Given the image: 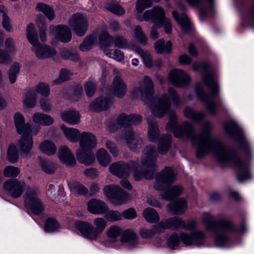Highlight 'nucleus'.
<instances>
[{
    "mask_svg": "<svg viewBox=\"0 0 254 254\" xmlns=\"http://www.w3.org/2000/svg\"><path fill=\"white\" fill-rule=\"evenodd\" d=\"M143 216L147 222L151 223H156L159 219L158 212L152 208H147L144 210Z\"/></svg>",
    "mask_w": 254,
    "mask_h": 254,
    "instance_id": "47",
    "label": "nucleus"
},
{
    "mask_svg": "<svg viewBox=\"0 0 254 254\" xmlns=\"http://www.w3.org/2000/svg\"><path fill=\"white\" fill-rule=\"evenodd\" d=\"M110 90L117 97L122 98L127 92V86L122 78L117 75L114 78Z\"/></svg>",
    "mask_w": 254,
    "mask_h": 254,
    "instance_id": "17",
    "label": "nucleus"
},
{
    "mask_svg": "<svg viewBox=\"0 0 254 254\" xmlns=\"http://www.w3.org/2000/svg\"><path fill=\"white\" fill-rule=\"evenodd\" d=\"M171 145V136L164 134L160 137V154H165L169 150Z\"/></svg>",
    "mask_w": 254,
    "mask_h": 254,
    "instance_id": "45",
    "label": "nucleus"
},
{
    "mask_svg": "<svg viewBox=\"0 0 254 254\" xmlns=\"http://www.w3.org/2000/svg\"><path fill=\"white\" fill-rule=\"evenodd\" d=\"M68 24L77 35L82 36L87 29V18L85 15L77 13L69 19Z\"/></svg>",
    "mask_w": 254,
    "mask_h": 254,
    "instance_id": "8",
    "label": "nucleus"
},
{
    "mask_svg": "<svg viewBox=\"0 0 254 254\" xmlns=\"http://www.w3.org/2000/svg\"><path fill=\"white\" fill-rule=\"evenodd\" d=\"M33 139L31 132L28 133L22 134L18 145L20 150L24 153H28L33 147Z\"/></svg>",
    "mask_w": 254,
    "mask_h": 254,
    "instance_id": "24",
    "label": "nucleus"
},
{
    "mask_svg": "<svg viewBox=\"0 0 254 254\" xmlns=\"http://www.w3.org/2000/svg\"><path fill=\"white\" fill-rule=\"evenodd\" d=\"M171 106V102L167 95H163L160 98V117L165 115Z\"/></svg>",
    "mask_w": 254,
    "mask_h": 254,
    "instance_id": "49",
    "label": "nucleus"
},
{
    "mask_svg": "<svg viewBox=\"0 0 254 254\" xmlns=\"http://www.w3.org/2000/svg\"><path fill=\"white\" fill-rule=\"evenodd\" d=\"M36 9L43 13L50 20H53L55 18V12L53 8L50 6L42 2L37 4Z\"/></svg>",
    "mask_w": 254,
    "mask_h": 254,
    "instance_id": "41",
    "label": "nucleus"
},
{
    "mask_svg": "<svg viewBox=\"0 0 254 254\" xmlns=\"http://www.w3.org/2000/svg\"><path fill=\"white\" fill-rule=\"evenodd\" d=\"M26 38L29 42L32 45H36L38 44L39 40L37 30L35 27L34 24L30 23L27 26L26 29Z\"/></svg>",
    "mask_w": 254,
    "mask_h": 254,
    "instance_id": "37",
    "label": "nucleus"
},
{
    "mask_svg": "<svg viewBox=\"0 0 254 254\" xmlns=\"http://www.w3.org/2000/svg\"><path fill=\"white\" fill-rule=\"evenodd\" d=\"M158 0H137L136 3L137 11L141 13L145 9L151 7L153 2H157Z\"/></svg>",
    "mask_w": 254,
    "mask_h": 254,
    "instance_id": "54",
    "label": "nucleus"
},
{
    "mask_svg": "<svg viewBox=\"0 0 254 254\" xmlns=\"http://www.w3.org/2000/svg\"><path fill=\"white\" fill-rule=\"evenodd\" d=\"M113 101L111 98L106 97H100L96 99L90 105V109L95 112H100L106 110L112 104Z\"/></svg>",
    "mask_w": 254,
    "mask_h": 254,
    "instance_id": "20",
    "label": "nucleus"
},
{
    "mask_svg": "<svg viewBox=\"0 0 254 254\" xmlns=\"http://www.w3.org/2000/svg\"><path fill=\"white\" fill-rule=\"evenodd\" d=\"M104 54L109 58H113L118 62L122 61L124 58L123 52L119 50H116L112 52L110 49H105Z\"/></svg>",
    "mask_w": 254,
    "mask_h": 254,
    "instance_id": "55",
    "label": "nucleus"
},
{
    "mask_svg": "<svg viewBox=\"0 0 254 254\" xmlns=\"http://www.w3.org/2000/svg\"><path fill=\"white\" fill-rule=\"evenodd\" d=\"M121 189V188L118 186L114 185H107L104 187L103 189V192L104 195L110 201L113 197L116 196L118 193L120 192Z\"/></svg>",
    "mask_w": 254,
    "mask_h": 254,
    "instance_id": "50",
    "label": "nucleus"
},
{
    "mask_svg": "<svg viewBox=\"0 0 254 254\" xmlns=\"http://www.w3.org/2000/svg\"><path fill=\"white\" fill-rule=\"evenodd\" d=\"M87 210L92 214L102 215L107 212L109 208L104 201L100 199L93 198L87 203Z\"/></svg>",
    "mask_w": 254,
    "mask_h": 254,
    "instance_id": "16",
    "label": "nucleus"
},
{
    "mask_svg": "<svg viewBox=\"0 0 254 254\" xmlns=\"http://www.w3.org/2000/svg\"><path fill=\"white\" fill-rule=\"evenodd\" d=\"M105 214V218L108 221L115 222L123 219L122 214L117 210L108 211Z\"/></svg>",
    "mask_w": 254,
    "mask_h": 254,
    "instance_id": "56",
    "label": "nucleus"
},
{
    "mask_svg": "<svg viewBox=\"0 0 254 254\" xmlns=\"http://www.w3.org/2000/svg\"><path fill=\"white\" fill-rule=\"evenodd\" d=\"M168 206L171 211L177 214H182L187 210V203L184 199L181 198L169 204Z\"/></svg>",
    "mask_w": 254,
    "mask_h": 254,
    "instance_id": "33",
    "label": "nucleus"
},
{
    "mask_svg": "<svg viewBox=\"0 0 254 254\" xmlns=\"http://www.w3.org/2000/svg\"><path fill=\"white\" fill-rule=\"evenodd\" d=\"M79 140V148L77 150L91 151L97 144L96 136L89 132H83Z\"/></svg>",
    "mask_w": 254,
    "mask_h": 254,
    "instance_id": "13",
    "label": "nucleus"
},
{
    "mask_svg": "<svg viewBox=\"0 0 254 254\" xmlns=\"http://www.w3.org/2000/svg\"><path fill=\"white\" fill-rule=\"evenodd\" d=\"M143 17L145 21H151L154 23L150 31L151 38L156 40L158 37V25L157 22L159 19V8L154 6L151 10L146 11L143 14Z\"/></svg>",
    "mask_w": 254,
    "mask_h": 254,
    "instance_id": "11",
    "label": "nucleus"
},
{
    "mask_svg": "<svg viewBox=\"0 0 254 254\" xmlns=\"http://www.w3.org/2000/svg\"><path fill=\"white\" fill-rule=\"evenodd\" d=\"M224 128L226 134L237 140L239 143L240 148L246 154H250V148L245 140L242 130L234 122H226L224 125Z\"/></svg>",
    "mask_w": 254,
    "mask_h": 254,
    "instance_id": "6",
    "label": "nucleus"
},
{
    "mask_svg": "<svg viewBox=\"0 0 254 254\" xmlns=\"http://www.w3.org/2000/svg\"><path fill=\"white\" fill-rule=\"evenodd\" d=\"M7 156L8 160L11 163H15L18 161V153L14 144L9 145L7 149Z\"/></svg>",
    "mask_w": 254,
    "mask_h": 254,
    "instance_id": "52",
    "label": "nucleus"
},
{
    "mask_svg": "<svg viewBox=\"0 0 254 254\" xmlns=\"http://www.w3.org/2000/svg\"><path fill=\"white\" fill-rule=\"evenodd\" d=\"M157 152L155 148L151 146L147 147L141 159V164L146 169L144 172V178L146 179H152L157 175Z\"/></svg>",
    "mask_w": 254,
    "mask_h": 254,
    "instance_id": "5",
    "label": "nucleus"
},
{
    "mask_svg": "<svg viewBox=\"0 0 254 254\" xmlns=\"http://www.w3.org/2000/svg\"><path fill=\"white\" fill-rule=\"evenodd\" d=\"M134 33L136 40L142 44L144 45H146L147 42V38L142 32L141 28L139 26H137L135 27Z\"/></svg>",
    "mask_w": 254,
    "mask_h": 254,
    "instance_id": "62",
    "label": "nucleus"
},
{
    "mask_svg": "<svg viewBox=\"0 0 254 254\" xmlns=\"http://www.w3.org/2000/svg\"><path fill=\"white\" fill-rule=\"evenodd\" d=\"M135 92H140L143 101L149 107L151 113L155 116H159V98L154 95V85L149 77L144 76L143 80L140 83L139 88L135 89Z\"/></svg>",
    "mask_w": 254,
    "mask_h": 254,
    "instance_id": "4",
    "label": "nucleus"
},
{
    "mask_svg": "<svg viewBox=\"0 0 254 254\" xmlns=\"http://www.w3.org/2000/svg\"><path fill=\"white\" fill-rule=\"evenodd\" d=\"M159 231V227L157 225L155 226L151 229H146L142 228L140 230L141 236L145 239H148L152 237Z\"/></svg>",
    "mask_w": 254,
    "mask_h": 254,
    "instance_id": "60",
    "label": "nucleus"
},
{
    "mask_svg": "<svg viewBox=\"0 0 254 254\" xmlns=\"http://www.w3.org/2000/svg\"><path fill=\"white\" fill-rule=\"evenodd\" d=\"M34 90L36 93H37L45 97H48L50 94V86L46 83H39L37 85Z\"/></svg>",
    "mask_w": 254,
    "mask_h": 254,
    "instance_id": "53",
    "label": "nucleus"
},
{
    "mask_svg": "<svg viewBox=\"0 0 254 254\" xmlns=\"http://www.w3.org/2000/svg\"><path fill=\"white\" fill-rule=\"evenodd\" d=\"M39 150L49 156L54 155L57 151V147L54 142L50 140L42 141L39 146Z\"/></svg>",
    "mask_w": 254,
    "mask_h": 254,
    "instance_id": "35",
    "label": "nucleus"
},
{
    "mask_svg": "<svg viewBox=\"0 0 254 254\" xmlns=\"http://www.w3.org/2000/svg\"><path fill=\"white\" fill-rule=\"evenodd\" d=\"M26 185L23 181H19L16 179L8 180L4 183V187L8 194L13 198H18L23 192Z\"/></svg>",
    "mask_w": 254,
    "mask_h": 254,
    "instance_id": "10",
    "label": "nucleus"
},
{
    "mask_svg": "<svg viewBox=\"0 0 254 254\" xmlns=\"http://www.w3.org/2000/svg\"><path fill=\"white\" fill-rule=\"evenodd\" d=\"M176 178V174L172 168L166 167L161 173H160V182L168 186L173 183Z\"/></svg>",
    "mask_w": 254,
    "mask_h": 254,
    "instance_id": "23",
    "label": "nucleus"
},
{
    "mask_svg": "<svg viewBox=\"0 0 254 254\" xmlns=\"http://www.w3.org/2000/svg\"><path fill=\"white\" fill-rule=\"evenodd\" d=\"M177 124L176 113L171 111L169 113V122L166 126V130H173L176 137L190 139L192 145L196 148L198 158H202L208 153L212 152L219 161L233 165L237 168V178L239 182L251 178L249 164L242 161L233 149L211 136L212 126L210 123H204L201 131L197 134L195 133L190 123L185 122L178 127Z\"/></svg>",
    "mask_w": 254,
    "mask_h": 254,
    "instance_id": "1",
    "label": "nucleus"
},
{
    "mask_svg": "<svg viewBox=\"0 0 254 254\" xmlns=\"http://www.w3.org/2000/svg\"><path fill=\"white\" fill-rule=\"evenodd\" d=\"M137 239L135 233L130 230H126L120 239L121 242L127 243L130 248H133L137 245Z\"/></svg>",
    "mask_w": 254,
    "mask_h": 254,
    "instance_id": "32",
    "label": "nucleus"
},
{
    "mask_svg": "<svg viewBox=\"0 0 254 254\" xmlns=\"http://www.w3.org/2000/svg\"><path fill=\"white\" fill-rule=\"evenodd\" d=\"M160 27L164 26V30L167 34L172 32V25L170 20L165 17V12L163 8L160 7Z\"/></svg>",
    "mask_w": 254,
    "mask_h": 254,
    "instance_id": "48",
    "label": "nucleus"
},
{
    "mask_svg": "<svg viewBox=\"0 0 254 254\" xmlns=\"http://www.w3.org/2000/svg\"><path fill=\"white\" fill-rule=\"evenodd\" d=\"M202 222L207 230L216 233L215 242L218 246H223L228 242V237L226 233L234 230L233 225L230 220L224 217L214 220L209 213L203 214Z\"/></svg>",
    "mask_w": 254,
    "mask_h": 254,
    "instance_id": "3",
    "label": "nucleus"
},
{
    "mask_svg": "<svg viewBox=\"0 0 254 254\" xmlns=\"http://www.w3.org/2000/svg\"><path fill=\"white\" fill-rule=\"evenodd\" d=\"M42 170L47 174H52L56 170V164L49 161H43L41 162Z\"/></svg>",
    "mask_w": 254,
    "mask_h": 254,
    "instance_id": "59",
    "label": "nucleus"
},
{
    "mask_svg": "<svg viewBox=\"0 0 254 254\" xmlns=\"http://www.w3.org/2000/svg\"><path fill=\"white\" fill-rule=\"evenodd\" d=\"M183 190L182 186H174L167 189L162 197L164 199L170 200L180 195Z\"/></svg>",
    "mask_w": 254,
    "mask_h": 254,
    "instance_id": "36",
    "label": "nucleus"
},
{
    "mask_svg": "<svg viewBox=\"0 0 254 254\" xmlns=\"http://www.w3.org/2000/svg\"><path fill=\"white\" fill-rule=\"evenodd\" d=\"M95 41V39L93 36L87 37L82 44L79 47V48L82 51H86L90 49Z\"/></svg>",
    "mask_w": 254,
    "mask_h": 254,
    "instance_id": "61",
    "label": "nucleus"
},
{
    "mask_svg": "<svg viewBox=\"0 0 254 254\" xmlns=\"http://www.w3.org/2000/svg\"><path fill=\"white\" fill-rule=\"evenodd\" d=\"M20 69V64L18 63H14L10 66L8 72V77L11 84H14L16 82Z\"/></svg>",
    "mask_w": 254,
    "mask_h": 254,
    "instance_id": "46",
    "label": "nucleus"
},
{
    "mask_svg": "<svg viewBox=\"0 0 254 254\" xmlns=\"http://www.w3.org/2000/svg\"><path fill=\"white\" fill-rule=\"evenodd\" d=\"M33 120L35 124L44 126H50L54 122V119L50 116L36 113L33 115Z\"/></svg>",
    "mask_w": 254,
    "mask_h": 254,
    "instance_id": "38",
    "label": "nucleus"
},
{
    "mask_svg": "<svg viewBox=\"0 0 254 254\" xmlns=\"http://www.w3.org/2000/svg\"><path fill=\"white\" fill-rule=\"evenodd\" d=\"M172 15L178 23L181 26L182 30L185 33L189 32L190 29V25L187 15L184 13L179 15L176 11L172 12Z\"/></svg>",
    "mask_w": 254,
    "mask_h": 254,
    "instance_id": "31",
    "label": "nucleus"
},
{
    "mask_svg": "<svg viewBox=\"0 0 254 254\" xmlns=\"http://www.w3.org/2000/svg\"><path fill=\"white\" fill-rule=\"evenodd\" d=\"M84 89L87 96L89 97H92L96 90V83L95 81L93 79L88 80L85 83Z\"/></svg>",
    "mask_w": 254,
    "mask_h": 254,
    "instance_id": "58",
    "label": "nucleus"
},
{
    "mask_svg": "<svg viewBox=\"0 0 254 254\" xmlns=\"http://www.w3.org/2000/svg\"><path fill=\"white\" fill-rule=\"evenodd\" d=\"M58 156L61 161L66 165L73 166L76 164L73 154L67 146H63L59 149Z\"/></svg>",
    "mask_w": 254,
    "mask_h": 254,
    "instance_id": "19",
    "label": "nucleus"
},
{
    "mask_svg": "<svg viewBox=\"0 0 254 254\" xmlns=\"http://www.w3.org/2000/svg\"><path fill=\"white\" fill-rule=\"evenodd\" d=\"M124 138L126 145L131 150L137 151L142 147V140L140 137L135 136L132 130L126 131L124 135Z\"/></svg>",
    "mask_w": 254,
    "mask_h": 254,
    "instance_id": "15",
    "label": "nucleus"
},
{
    "mask_svg": "<svg viewBox=\"0 0 254 254\" xmlns=\"http://www.w3.org/2000/svg\"><path fill=\"white\" fill-rule=\"evenodd\" d=\"M179 236L177 233L172 234L169 238L167 242L168 246L172 249H175L180 245Z\"/></svg>",
    "mask_w": 254,
    "mask_h": 254,
    "instance_id": "64",
    "label": "nucleus"
},
{
    "mask_svg": "<svg viewBox=\"0 0 254 254\" xmlns=\"http://www.w3.org/2000/svg\"><path fill=\"white\" fill-rule=\"evenodd\" d=\"M209 67L208 63L201 64L200 68L204 71L202 76L203 81L210 89V96L207 95L198 86L196 88V91L197 96L206 103V108L209 113L212 115H214L216 112L217 106L212 98L218 97L219 86L217 76L212 73L207 72Z\"/></svg>",
    "mask_w": 254,
    "mask_h": 254,
    "instance_id": "2",
    "label": "nucleus"
},
{
    "mask_svg": "<svg viewBox=\"0 0 254 254\" xmlns=\"http://www.w3.org/2000/svg\"><path fill=\"white\" fill-rule=\"evenodd\" d=\"M76 157L80 163L87 166L92 164L95 160L94 154L91 151L76 150Z\"/></svg>",
    "mask_w": 254,
    "mask_h": 254,
    "instance_id": "26",
    "label": "nucleus"
},
{
    "mask_svg": "<svg viewBox=\"0 0 254 254\" xmlns=\"http://www.w3.org/2000/svg\"><path fill=\"white\" fill-rule=\"evenodd\" d=\"M20 173L18 168L13 166H7L4 170L3 174L4 176L11 178L16 177Z\"/></svg>",
    "mask_w": 254,
    "mask_h": 254,
    "instance_id": "63",
    "label": "nucleus"
},
{
    "mask_svg": "<svg viewBox=\"0 0 254 254\" xmlns=\"http://www.w3.org/2000/svg\"><path fill=\"white\" fill-rule=\"evenodd\" d=\"M32 51L34 52L36 56L39 59L48 58L55 55L56 51L47 46L41 45L40 43L36 45H32Z\"/></svg>",
    "mask_w": 254,
    "mask_h": 254,
    "instance_id": "18",
    "label": "nucleus"
},
{
    "mask_svg": "<svg viewBox=\"0 0 254 254\" xmlns=\"http://www.w3.org/2000/svg\"><path fill=\"white\" fill-rule=\"evenodd\" d=\"M113 41V38L106 31H103L101 33L99 37V45L104 52V50L108 49L107 48L112 45Z\"/></svg>",
    "mask_w": 254,
    "mask_h": 254,
    "instance_id": "44",
    "label": "nucleus"
},
{
    "mask_svg": "<svg viewBox=\"0 0 254 254\" xmlns=\"http://www.w3.org/2000/svg\"><path fill=\"white\" fill-rule=\"evenodd\" d=\"M132 50L140 55L143 59L144 64L147 67L150 68L153 66L154 64L153 58L149 52L144 51L142 49L136 46L132 47Z\"/></svg>",
    "mask_w": 254,
    "mask_h": 254,
    "instance_id": "40",
    "label": "nucleus"
},
{
    "mask_svg": "<svg viewBox=\"0 0 254 254\" xmlns=\"http://www.w3.org/2000/svg\"><path fill=\"white\" fill-rule=\"evenodd\" d=\"M93 224L95 227L92 225V235L94 240H96L100 236V234L105 230L107 226L106 220L101 217H98L94 220Z\"/></svg>",
    "mask_w": 254,
    "mask_h": 254,
    "instance_id": "27",
    "label": "nucleus"
},
{
    "mask_svg": "<svg viewBox=\"0 0 254 254\" xmlns=\"http://www.w3.org/2000/svg\"><path fill=\"white\" fill-rule=\"evenodd\" d=\"M96 155L98 162L102 166H107L111 161L110 155L104 148L98 149Z\"/></svg>",
    "mask_w": 254,
    "mask_h": 254,
    "instance_id": "42",
    "label": "nucleus"
},
{
    "mask_svg": "<svg viewBox=\"0 0 254 254\" xmlns=\"http://www.w3.org/2000/svg\"><path fill=\"white\" fill-rule=\"evenodd\" d=\"M192 245L200 246L204 244L205 240V235L204 232L196 230L191 233Z\"/></svg>",
    "mask_w": 254,
    "mask_h": 254,
    "instance_id": "51",
    "label": "nucleus"
},
{
    "mask_svg": "<svg viewBox=\"0 0 254 254\" xmlns=\"http://www.w3.org/2000/svg\"><path fill=\"white\" fill-rule=\"evenodd\" d=\"M184 116L195 123H200L202 121L205 114L201 112H196L193 109L187 107L184 111Z\"/></svg>",
    "mask_w": 254,
    "mask_h": 254,
    "instance_id": "34",
    "label": "nucleus"
},
{
    "mask_svg": "<svg viewBox=\"0 0 254 254\" xmlns=\"http://www.w3.org/2000/svg\"><path fill=\"white\" fill-rule=\"evenodd\" d=\"M170 79L172 84L178 87L187 86L190 80L189 75L185 71L176 69L172 70L170 73Z\"/></svg>",
    "mask_w": 254,
    "mask_h": 254,
    "instance_id": "12",
    "label": "nucleus"
},
{
    "mask_svg": "<svg viewBox=\"0 0 254 254\" xmlns=\"http://www.w3.org/2000/svg\"><path fill=\"white\" fill-rule=\"evenodd\" d=\"M184 226V221L180 217L170 218L165 221L160 222V229H179Z\"/></svg>",
    "mask_w": 254,
    "mask_h": 254,
    "instance_id": "25",
    "label": "nucleus"
},
{
    "mask_svg": "<svg viewBox=\"0 0 254 254\" xmlns=\"http://www.w3.org/2000/svg\"><path fill=\"white\" fill-rule=\"evenodd\" d=\"M129 199V194L121 189L120 192L113 197L110 201L113 205L118 206L126 203Z\"/></svg>",
    "mask_w": 254,
    "mask_h": 254,
    "instance_id": "43",
    "label": "nucleus"
},
{
    "mask_svg": "<svg viewBox=\"0 0 254 254\" xmlns=\"http://www.w3.org/2000/svg\"><path fill=\"white\" fill-rule=\"evenodd\" d=\"M14 121L17 132L19 134L28 133L31 132L30 125L25 124L24 118L21 114L16 113L14 117Z\"/></svg>",
    "mask_w": 254,
    "mask_h": 254,
    "instance_id": "21",
    "label": "nucleus"
},
{
    "mask_svg": "<svg viewBox=\"0 0 254 254\" xmlns=\"http://www.w3.org/2000/svg\"><path fill=\"white\" fill-rule=\"evenodd\" d=\"M62 120L71 125L78 124L80 121L79 113L74 110L64 111L61 114Z\"/></svg>",
    "mask_w": 254,
    "mask_h": 254,
    "instance_id": "22",
    "label": "nucleus"
},
{
    "mask_svg": "<svg viewBox=\"0 0 254 254\" xmlns=\"http://www.w3.org/2000/svg\"><path fill=\"white\" fill-rule=\"evenodd\" d=\"M49 34H52L58 40L66 43L71 40V34L70 29L64 25L51 26Z\"/></svg>",
    "mask_w": 254,
    "mask_h": 254,
    "instance_id": "14",
    "label": "nucleus"
},
{
    "mask_svg": "<svg viewBox=\"0 0 254 254\" xmlns=\"http://www.w3.org/2000/svg\"><path fill=\"white\" fill-rule=\"evenodd\" d=\"M135 162H130L127 164L119 162L112 164L109 167L110 172L119 178H126L129 175L131 168L135 167Z\"/></svg>",
    "mask_w": 254,
    "mask_h": 254,
    "instance_id": "9",
    "label": "nucleus"
},
{
    "mask_svg": "<svg viewBox=\"0 0 254 254\" xmlns=\"http://www.w3.org/2000/svg\"><path fill=\"white\" fill-rule=\"evenodd\" d=\"M37 195L36 190L28 187L27 188L24 198L26 206L29 208L32 213L38 215L43 211V207Z\"/></svg>",
    "mask_w": 254,
    "mask_h": 254,
    "instance_id": "7",
    "label": "nucleus"
},
{
    "mask_svg": "<svg viewBox=\"0 0 254 254\" xmlns=\"http://www.w3.org/2000/svg\"><path fill=\"white\" fill-rule=\"evenodd\" d=\"M59 227V224L56 220L54 218H49L46 221L45 230L48 232H53Z\"/></svg>",
    "mask_w": 254,
    "mask_h": 254,
    "instance_id": "57",
    "label": "nucleus"
},
{
    "mask_svg": "<svg viewBox=\"0 0 254 254\" xmlns=\"http://www.w3.org/2000/svg\"><path fill=\"white\" fill-rule=\"evenodd\" d=\"M37 102V93L34 90L27 91L24 95L23 103L28 108H33Z\"/></svg>",
    "mask_w": 254,
    "mask_h": 254,
    "instance_id": "39",
    "label": "nucleus"
},
{
    "mask_svg": "<svg viewBox=\"0 0 254 254\" xmlns=\"http://www.w3.org/2000/svg\"><path fill=\"white\" fill-rule=\"evenodd\" d=\"M75 227L83 235V236L89 240H94L92 235V225L87 222L78 221L75 223Z\"/></svg>",
    "mask_w": 254,
    "mask_h": 254,
    "instance_id": "30",
    "label": "nucleus"
},
{
    "mask_svg": "<svg viewBox=\"0 0 254 254\" xmlns=\"http://www.w3.org/2000/svg\"><path fill=\"white\" fill-rule=\"evenodd\" d=\"M147 122L149 126L148 137L150 141L156 142L158 140V129L157 122L152 118H148Z\"/></svg>",
    "mask_w": 254,
    "mask_h": 254,
    "instance_id": "29",
    "label": "nucleus"
},
{
    "mask_svg": "<svg viewBox=\"0 0 254 254\" xmlns=\"http://www.w3.org/2000/svg\"><path fill=\"white\" fill-rule=\"evenodd\" d=\"M61 128L65 137L70 141L76 142L79 140L81 134L78 129L67 127L63 124L61 125Z\"/></svg>",
    "mask_w": 254,
    "mask_h": 254,
    "instance_id": "28",
    "label": "nucleus"
}]
</instances>
